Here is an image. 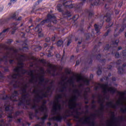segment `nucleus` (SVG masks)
I'll list each match as a JSON object with an SVG mask.
<instances>
[{"label":"nucleus","instance_id":"obj_31","mask_svg":"<svg viewBox=\"0 0 126 126\" xmlns=\"http://www.w3.org/2000/svg\"><path fill=\"white\" fill-rule=\"evenodd\" d=\"M41 49L42 47H41V46H37L36 48L34 49V51H35V52H38V51L41 50Z\"/></svg>","mask_w":126,"mask_h":126},{"label":"nucleus","instance_id":"obj_54","mask_svg":"<svg viewBox=\"0 0 126 126\" xmlns=\"http://www.w3.org/2000/svg\"><path fill=\"white\" fill-rule=\"evenodd\" d=\"M112 80L113 81H116V78L115 77H113Z\"/></svg>","mask_w":126,"mask_h":126},{"label":"nucleus","instance_id":"obj_39","mask_svg":"<svg viewBox=\"0 0 126 126\" xmlns=\"http://www.w3.org/2000/svg\"><path fill=\"white\" fill-rule=\"evenodd\" d=\"M86 38H87V39L88 40V39H89V38H90V36H91V35H90V33H88V34H86L85 35Z\"/></svg>","mask_w":126,"mask_h":126},{"label":"nucleus","instance_id":"obj_45","mask_svg":"<svg viewBox=\"0 0 126 126\" xmlns=\"http://www.w3.org/2000/svg\"><path fill=\"white\" fill-rule=\"evenodd\" d=\"M3 10V6H0V11H2Z\"/></svg>","mask_w":126,"mask_h":126},{"label":"nucleus","instance_id":"obj_48","mask_svg":"<svg viewBox=\"0 0 126 126\" xmlns=\"http://www.w3.org/2000/svg\"><path fill=\"white\" fill-rule=\"evenodd\" d=\"M88 63H92V59H90L88 60Z\"/></svg>","mask_w":126,"mask_h":126},{"label":"nucleus","instance_id":"obj_25","mask_svg":"<svg viewBox=\"0 0 126 126\" xmlns=\"http://www.w3.org/2000/svg\"><path fill=\"white\" fill-rule=\"evenodd\" d=\"M66 86H65V84H63L62 89H61L60 91L61 92H64V90H66Z\"/></svg>","mask_w":126,"mask_h":126},{"label":"nucleus","instance_id":"obj_11","mask_svg":"<svg viewBox=\"0 0 126 126\" xmlns=\"http://www.w3.org/2000/svg\"><path fill=\"white\" fill-rule=\"evenodd\" d=\"M17 17H16V15L15 14V13L13 14L11 17L8 18L3 21H0V26H2V25H4V24H6V23H7V22H8V21L10 20L11 18L16 20Z\"/></svg>","mask_w":126,"mask_h":126},{"label":"nucleus","instance_id":"obj_7","mask_svg":"<svg viewBox=\"0 0 126 126\" xmlns=\"http://www.w3.org/2000/svg\"><path fill=\"white\" fill-rule=\"evenodd\" d=\"M103 51H107V52H109V51H110L112 55H115V58H116V59H119V58H120V54L117 52L116 48L110 47L109 44L106 45Z\"/></svg>","mask_w":126,"mask_h":126},{"label":"nucleus","instance_id":"obj_30","mask_svg":"<svg viewBox=\"0 0 126 126\" xmlns=\"http://www.w3.org/2000/svg\"><path fill=\"white\" fill-rule=\"evenodd\" d=\"M105 8L106 9V11H108V10H110L109 12H111L112 10H110V8H109V6H108V4H106L104 6Z\"/></svg>","mask_w":126,"mask_h":126},{"label":"nucleus","instance_id":"obj_37","mask_svg":"<svg viewBox=\"0 0 126 126\" xmlns=\"http://www.w3.org/2000/svg\"><path fill=\"white\" fill-rule=\"evenodd\" d=\"M111 75V73H109L108 77L105 76L104 77V79H105V80H108L109 79V77H110Z\"/></svg>","mask_w":126,"mask_h":126},{"label":"nucleus","instance_id":"obj_24","mask_svg":"<svg viewBox=\"0 0 126 126\" xmlns=\"http://www.w3.org/2000/svg\"><path fill=\"white\" fill-rule=\"evenodd\" d=\"M4 79H5V77H4L3 75L0 72V82H2Z\"/></svg>","mask_w":126,"mask_h":126},{"label":"nucleus","instance_id":"obj_20","mask_svg":"<svg viewBox=\"0 0 126 126\" xmlns=\"http://www.w3.org/2000/svg\"><path fill=\"white\" fill-rule=\"evenodd\" d=\"M91 119V118L90 117H86L83 121V124L84 125H87V124H90L91 123V121H90Z\"/></svg>","mask_w":126,"mask_h":126},{"label":"nucleus","instance_id":"obj_9","mask_svg":"<svg viewBox=\"0 0 126 126\" xmlns=\"http://www.w3.org/2000/svg\"><path fill=\"white\" fill-rule=\"evenodd\" d=\"M125 28H126V24L123 25L119 31V26H117L116 28L115 29V37H117V36H119L120 33H122V32H123ZM117 31H119L118 33H116V32H117Z\"/></svg>","mask_w":126,"mask_h":126},{"label":"nucleus","instance_id":"obj_42","mask_svg":"<svg viewBox=\"0 0 126 126\" xmlns=\"http://www.w3.org/2000/svg\"><path fill=\"white\" fill-rule=\"evenodd\" d=\"M16 123L17 124H21V119H17V120L16 121Z\"/></svg>","mask_w":126,"mask_h":126},{"label":"nucleus","instance_id":"obj_60","mask_svg":"<svg viewBox=\"0 0 126 126\" xmlns=\"http://www.w3.org/2000/svg\"><path fill=\"white\" fill-rule=\"evenodd\" d=\"M48 73L51 74V70H48Z\"/></svg>","mask_w":126,"mask_h":126},{"label":"nucleus","instance_id":"obj_23","mask_svg":"<svg viewBox=\"0 0 126 126\" xmlns=\"http://www.w3.org/2000/svg\"><path fill=\"white\" fill-rule=\"evenodd\" d=\"M63 44V41L62 40H60L57 42V46H58V47H61Z\"/></svg>","mask_w":126,"mask_h":126},{"label":"nucleus","instance_id":"obj_50","mask_svg":"<svg viewBox=\"0 0 126 126\" xmlns=\"http://www.w3.org/2000/svg\"><path fill=\"white\" fill-rule=\"evenodd\" d=\"M79 64V61H77L76 62V65H78Z\"/></svg>","mask_w":126,"mask_h":126},{"label":"nucleus","instance_id":"obj_16","mask_svg":"<svg viewBox=\"0 0 126 126\" xmlns=\"http://www.w3.org/2000/svg\"><path fill=\"white\" fill-rule=\"evenodd\" d=\"M126 67V64L124 63L123 64V66L122 67H119L118 68V73L119 74H123L124 72H125V68Z\"/></svg>","mask_w":126,"mask_h":126},{"label":"nucleus","instance_id":"obj_43","mask_svg":"<svg viewBox=\"0 0 126 126\" xmlns=\"http://www.w3.org/2000/svg\"><path fill=\"white\" fill-rule=\"evenodd\" d=\"M51 38L50 37H47L45 39V42H50Z\"/></svg>","mask_w":126,"mask_h":126},{"label":"nucleus","instance_id":"obj_64","mask_svg":"<svg viewBox=\"0 0 126 126\" xmlns=\"http://www.w3.org/2000/svg\"><path fill=\"white\" fill-rule=\"evenodd\" d=\"M125 37H126V32H125Z\"/></svg>","mask_w":126,"mask_h":126},{"label":"nucleus","instance_id":"obj_3","mask_svg":"<svg viewBox=\"0 0 126 126\" xmlns=\"http://www.w3.org/2000/svg\"><path fill=\"white\" fill-rule=\"evenodd\" d=\"M95 90H99V89H101L102 93L103 94L104 98H99L98 99V103L100 104L101 110H103L104 109V100L105 99H109L108 97V95H109V92L111 94H114L116 92V89L113 87H109V85L108 83L105 84H98V86L95 87Z\"/></svg>","mask_w":126,"mask_h":126},{"label":"nucleus","instance_id":"obj_41","mask_svg":"<svg viewBox=\"0 0 126 126\" xmlns=\"http://www.w3.org/2000/svg\"><path fill=\"white\" fill-rule=\"evenodd\" d=\"M122 54L124 57H126V50H125L123 51Z\"/></svg>","mask_w":126,"mask_h":126},{"label":"nucleus","instance_id":"obj_34","mask_svg":"<svg viewBox=\"0 0 126 126\" xmlns=\"http://www.w3.org/2000/svg\"><path fill=\"white\" fill-rule=\"evenodd\" d=\"M16 20L17 21H20L22 20V17L21 16H20L17 18H17H16Z\"/></svg>","mask_w":126,"mask_h":126},{"label":"nucleus","instance_id":"obj_63","mask_svg":"<svg viewBox=\"0 0 126 126\" xmlns=\"http://www.w3.org/2000/svg\"><path fill=\"white\" fill-rule=\"evenodd\" d=\"M119 6H122V3L119 4Z\"/></svg>","mask_w":126,"mask_h":126},{"label":"nucleus","instance_id":"obj_26","mask_svg":"<svg viewBox=\"0 0 126 126\" xmlns=\"http://www.w3.org/2000/svg\"><path fill=\"white\" fill-rule=\"evenodd\" d=\"M71 43V36H69V38H68L67 46H69Z\"/></svg>","mask_w":126,"mask_h":126},{"label":"nucleus","instance_id":"obj_12","mask_svg":"<svg viewBox=\"0 0 126 126\" xmlns=\"http://www.w3.org/2000/svg\"><path fill=\"white\" fill-rule=\"evenodd\" d=\"M93 53L94 54V57H95L96 60H100L101 59V55L99 54L98 47L96 45L94 48Z\"/></svg>","mask_w":126,"mask_h":126},{"label":"nucleus","instance_id":"obj_18","mask_svg":"<svg viewBox=\"0 0 126 126\" xmlns=\"http://www.w3.org/2000/svg\"><path fill=\"white\" fill-rule=\"evenodd\" d=\"M18 24L17 23H14L11 25V29L12 31V34H14L15 32V30L17 29V27H16V25H18Z\"/></svg>","mask_w":126,"mask_h":126},{"label":"nucleus","instance_id":"obj_59","mask_svg":"<svg viewBox=\"0 0 126 126\" xmlns=\"http://www.w3.org/2000/svg\"><path fill=\"white\" fill-rule=\"evenodd\" d=\"M43 0H38L37 1V2H38V3H39V2H41V1H42Z\"/></svg>","mask_w":126,"mask_h":126},{"label":"nucleus","instance_id":"obj_57","mask_svg":"<svg viewBox=\"0 0 126 126\" xmlns=\"http://www.w3.org/2000/svg\"><path fill=\"white\" fill-rule=\"evenodd\" d=\"M106 62V60H102V61H101V63H105Z\"/></svg>","mask_w":126,"mask_h":126},{"label":"nucleus","instance_id":"obj_55","mask_svg":"<svg viewBox=\"0 0 126 126\" xmlns=\"http://www.w3.org/2000/svg\"><path fill=\"white\" fill-rule=\"evenodd\" d=\"M90 79H92L93 78V75H92V74H91V75H90Z\"/></svg>","mask_w":126,"mask_h":126},{"label":"nucleus","instance_id":"obj_56","mask_svg":"<svg viewBox=\"0 0 126 126\" xmlns=\"http://www.w3.org/2000/svg\"><path fill=\"white\" fill-rule=\"evenodd\" d=\"M62 102L63 103V105H64L65 104V101H64V100H62Z\"/></svg>","mask_w":126,"mask_h":126},{"label":"nucleus","instance_id":"obj_62","mask_svg":"<svg viewBox=\"0 0 126 126\" xmlns=\"http://www.w3.org/2000/svg\"><path fill=\"white\" fill-rule=\"evenodd\" d=\"M51 56H52V55L49 54V55H48V57H51Z\"/></svg>","mask_w":126,"mask_h":126},{"label":"nucleus","instance_id":"obj_5","mask_svg":"<svg viewBox=\"0 0 126 126\" xmlns=\"http://www.w3.org/2000/svg\"><path fill=\"white\" fill-rule=\"evenodd\" d=\"M49 22H53L55 24L57 23L58 21L56 20V16L54 14H48L47 15V19L42 21L41 22L40 24L38 25L36 27L35 29V31L38 32V36L39 37H43V34L42 33H41V32L42 31V25H44L45 23H49Z\"/></svg>","mask_w":126,"mask_h":126},{"label":"nucleus","instance_id":"obj_6","mask_svg":"<svg viewBox=\"0 0 126 126\" xmlns=\"http://www.w3.org/2000/svg\"><path fill=\"white\" fill-rule=\"evenodd\" d=\"M105 0H81V2L75 6L76 8H80L85 2H90L91 7L94 5H99L100 3H104Z\"/></svg>","mask_w":126,"mask_h":126},{"label":"nucleus","instance_id":"obj_19","mask_svg":"<svg viewBox=\"0 0 126 126\" xmlns=\"http://www.w3.org/2000/svg\"><path fill=\"white\" fill-rule=\"evenodd\" d=\"M9 28L6 29L4 30L1 33H0V39H3V37H4V35H5V33L6 32H8V31L9 30Z\"/></svg>","mask_w":126,"mask_h":126},{"label":"nucleus","instance_id":"obj_22","mask_svg":"<svg viewBox=\"0 0 126 126\" xmlns=\"http://www.w3.org/2000/svg\"><path fill=\"white\" fill-rule=\"evenodd\" d=\"M88 13H89V17H92V16H94V12L92 10H89L87 11Z\"/></svg>","mask_w":126,"mask_h":126},{"label":"nucleus","instance_id":"obj_14","mask_svg":"<svg viewBox=\"0 0 126 126\" xmlns=\"http://www.w3.org/2000/svg\"><path fill=\"white\" fill-rule=\"evenodd\" d=\"M82 80L85 83L87 84V85H89V83H90V80L88 78L84 79L83 77H81V76H79L77 78V82H79V81Z\"/></svg>","mask_w":126,"mask_h":126},{"label":"nucleus","instance_id":"obj_21","mask_svg":"<svg viewBox=\"0 0 126 126\" xmlns=\"http://www.w3.org/2000/svg\"><path fill=\"white\" fill-rule=\"evenodd\" d=\"M95 31L96 32V35H99L100 34V29H99V26L97 24L94 25Z\"/></svg>","mask_w":126,"mask_h":126},{"label":"nucleus","instance_id":"obj_58","mask_svg":"<svg viewBox=\"0 0 126 126\" xmlns=\"http://www.w3.org/2000/svg\"><path fill=\"white\" fill-rule=\"evenodd\" d=\"M52 124H51V123H48L47 124V126H50Z\"/></svg>","mask_w":126,"mask_h":126},{"label":"nucleus","instance_id":"obj_2","mask_svg":"<svg viewBox=\"0 0 126 126\" xmlns=\"http://www.w3.org/2000/svg\"><path fill=\"white\" fill-rule=\"evenodd\" d=\"M62 99H63V95L62 94H59L56 97V101L53 102L52 114L53 116H56L53 117L51 120L57 121V122H61L63 119H65L69 115H73L74 113L76 114V115L74 116V118L77 119H79V112H78L77 109L75 110L76 106L78 105V103H76L77 96L74 95L71 99L69 100V109L66 110L65 114L62 116L61 115V111L63 110V107H62V104L60 103V100H62Z\"/></svg>","mask_w":126,"mask_h":126},{"label":"nucleus","instance_id":"obj_32","mask_svg":"<svg viewBox=\"0 0 126 126\" xmlns=\"http://www.w3.org/2000/svg\"><path fill=\"white\" fill-rule=\"evenodd\" d=\"M74 92H75V93H77L78 94V96H81V93H80L79 92V90H74Z\"/></svg>","mask_w":126,"mask_h":126},{"label":"nucleus","instance_id":"obj_8","mask_svg":"<svg viewBox=\"0 0 126 126\" xmlns=\"http://www.w3.org/2000/svg\"><path fill=\"white\" fill-rule=\"evenodd\" d=\"M57 10L59 12H62L64 17H70V12L68 11H63V5L61 4H59L57 5Z\"/></svg>","mask_w":126,"mask_h":126},{"label":"nucleus","instance_id":"obj_53","mask_svg":"<svg viewBox=\"0 0 126 126\" xmlns=\"http://www.w3.org/2000/svg\"><path fill=\"white\" fill-rule=\"evenodd\" d=\"M44 48H47V47H48V44L47 43H45L44 44Z\"/></svg>","mask_w":126,"mask_h":126},{"label":"nucleus","instance_id":"obj_15","mask_svg":"<svg viewBox=\"0 0 126 126\" xmlns=\"http://www.w3.org/2000/svg\"><path fill=\"white\" fill-rule=\"evenodd\" d=\"M103 19H104L106 22H110L112 19V17L111 16V14L109 12H107L106 15L104 17H102Z\"/></svg>","mask_w":126,"mask_h":126},{"label":"nucleus","instance_id":"obj_4","mask_svg":"<svg viewBox=\"0 0 126 126\" xmlns=\"http://www.w3.org/2000/svg\"><path fill=\"white\" fill-rule=\"evenodd\" d=\"M29 74L31 77L29 80V83H30V84H33V87H34V88L36 87L37 82H38V79L39 80L38 85H40V86L43 85V83H48V82H49V80L45 79L43 75H37V76H35L34 73H33V71H31L29 73Z\"/></svg>","mask_w":126,"mask_h":126},{"label":"nucleus","instance_id":"obj_17","mask_svg":"<svg viewBox=\"0 0 126 126\" xmlns=\"http://www.w3.org/2000/svg\"><path fill=\"white\" fill-rule=\"evenodd\" d=\"M63 5L65 6V7H69V8H72V7L74 6L73 4H71V1H68L65 3H63Z\"/></svg>","mask_w":126,"mask_h":126},{"label":"nucleus","instance_id":"obj_29","mask_svg":"<svg viewBox=\"0 0 126 126\" xmlns=\"http://www.w3.org/2000/svg\"><path fill=\"white\" fill-rule=\"evenodd\" d=\"M122 63H123L122 60H118L116 62V63H114V64H116L117 65H119V64H121Z\"/></svg>","mask_w":126,"mask_h":126},{"label":"nucleus","instance_id":"obj_44","mask_svg":"<svg viewBox=\"0 0 126 126\" xmlns=\"http://www.w3.org/2000/svg\"><path fill=\"white\" fill-rule=\"evenodd\" d=\"M113 26V24H109V25L108 26H107L106 27V29H107V28H109V27H111V26Z\"/></svg>","mask_w":126,"mask_h":126},{"label":"nucleus","instance_id":"obj_13","mask_svg":"<svg viewBox=\"0 0 126 126\" xmlns=\"http://www.w3.org/2000/svg\"><path fill=\"white\" fill-rule=\"evenodd\" d=\"M119 42H120V40H119V39H117L115 41H112V44L110 45L109 48H114L116 49V51L122 50V49H123L122 47H118L117 49V47H116V46H118V44H119Z\"/></svg>","mask_w":126,"mask_h":126},{"label":"nucleus","instance_id":"obj_1","mask_svg":"<svg viewBox=\"0 0 126 126\" xmlns=\"http://www.w3.org/2000/svg\"><path fill=\"white\" fill-rule=\"evenodd\" d=\"M14 73L12 75L8 76V79L12 80L10 83L11 85H12L14 88H18L20 87L22 84V87L19 92L21 95V97L18 96V92L17 91H14L11 95L8 94L7 95H3L2 97V100H5V104L4 108L0 107V118H2L3 115V110L6 115H8V122L10 123L12 121V118H16L19 115H22L23 111H17L13 114V106L10 102H15V101H19L18 105V106H26L28 105L31 106L32 109L34 110V114L33 112H29V115L30 120H33L34 118H36L37 120L40 119V117L37 115H41V113H43L44 116L41 118L42 121L47 120L48 117V109L47 106L45 105V102L41 106H39L38 103L41 102V100H43V98L48 97V93L52 92V87H48L47 89V91L45 92L44 90H36L34 89L33 90L32 93L35 94L34 98L33 100V103H31V100H27V88H28V84L27 83L22 84L20 80H23V76L24 74H27V70L23 69V67H16L14 69ZM13 114V116H12Z\"/></svg>","mask_w":126,"mask_h":126},{"label":"nucleus","instance_id":"obj_28","mask_svg":"<svg viewBox=\"0 0 126 126\" xmlns=\"http://www.w3.org/2000/svg\"><path fill=\"white\" fill-rule=\"evenodd\" d=\"M107 126H118L116 125H113V121H109L107 125Z\"/></svg>","mask_w":126,"mask_h":126},{"label":"nucleus","instance_id":"obj_51","mask_svg":"<svg viewBox=\"0 0 126 126\" xmlns=\"http://www.w3.org/2000/svg\"><path fill=\"white\" fill-rule=\"evenodd\" d=\"M67 125L68 126H71V123L70 122H67Z\"/></svg>","mask_w":126,"mask_h":126},{"label":"nucleus","instance_id":"obj_36","mask_svg":"<svg viewBox=\"0 0 126 126\" xmlns=\"http://www.w3.org/2000/svg\"><path fill=\"white\" fill-rule=\"evenodd\" d=\"M22 50L23 51H24V52H27L28 51V47H23Z\"/></svg>","mask_w":126,"mask_h":126},{"label":"nucleus","instance_id":"obj_10","mask_svg":"<svg viewBox=\"0 0 126 126\" xmlns=\"http://www.w3.org/2000/svg\"><path fill=\"white\" fill-rule=\"evenodd\" d=\"M123 105V102L122 101L118 100L117 102V104H113L112 102H108L107 103L106 105L109 108H112V109H117V107L119 106V105Z\"/></svg>","mask_w":126,"mask_h":126},{"label":"nucleus","instance_id":"obj_40","mask_svg":"<svg viewBox=\"0 0 126 126\" xmlns=\"http://www.w3.org/2000/svg\"><path fill=\"white\" fill-rule=\"evenodd\" d=\"M121 111L122 112V113H126V108L125 109L124 108H121Z\"/></svg>","mask_w":126,"mask_h":126},{"label":"nucleus","instance_id":"obj_38","mask_svg":"<svg viewBox=\"0 0 126 126\" xmlns=\"http://www.w3.org/2000/svg\"><path fill=\"white\" fill-rule=\"evenodd\" d=\"M11 43H12V40L11 39H8L6 42V43L8 44V45H10Z\"/></svg>","mask_w":126,"mask_h":126},{"label":"nucleus","instance_id":"obj_35","mask_svg":"<svg viewBox=\"0 0 126 126\" xmlns=\"http://www.w3.org/2000/svg\"><path fill=\"white\" fill-rule=\"evenodd\" d=\"M102 73V71L101 69H98V70L97 71V75H100V74Z\"/></svg>","mask_w":126,"mask_h":126},{"label":"nucleus","instance_id":"obj_49","mask_svg":"<svg viewBox=\"0 0 126 126\" xmlns=\"http://www.w3.org/2000/svg\"><path fill=\"white\" fill-rule=\"evenodd\" d=\"M56 58H57L58 59H59V58H61V55H60V54H57Z\"/></svg>","mask_w":126,"mask_h":126},{"label":"nucleus","instance_id":"obj_47","mask_svg":"<svg viewBox=\"0 0 126 126\" xmlns=\"http://www.w3.org/2000/svg\"><path fill=\"white\" fill-rule=\"evenodd\" d=\"M4 71H5L6 72H7V71H8V68L4 67Z\"/></svg>","mask_w":126,"mask_h":126},{"label":"nucleus","instance_id":"obj_61","mask_svg":"<svg viewBox=\"0 0 126 126\" xmlns=\"http://www.w3.org/2000/svg\"><path fill=\"white\" fill-rule=\"evenodd\" d=\"M53 48H54V47L51 46V47H50V50H53Z\"/></svg>","mask_w":126,"mask_h":126},{"label":"nucleus","instance_id":"obj_27","mask_svg":"<svg viewBox=\"0 0 126 126\" xmlns=\"http://www.w3.org/2000/svg\"><path fill=\"white\" fill-rule=\"evenodd\" d=\"M17 0H10V2L8 3V5H11L13 3H15Z\"/></svg>","mask_w":126,"mask_h":126},{"label":"nucleus","instance_id":"obj_52","mask_svg":"<svg viewBox=\"0 0 126 126\" xmlns=\"http://www.w3.org/2000/svg\"><path fill=\"white\" fill-rule=\"evenodd\" d=\"M112 68V65L108 66L107 69H111Z\"/></svg>","mask_w":126,"mask_h":126},{"label":"nucleus","instance_id":"obj_46","mask_svg":"<svg viewBox=\"0 0 126 126\" xmlns=\"http://www.w3.org/2000/svg\"><path fill=\"white\" fill-rule=\"evenodd\" d=\"M55 39H56V35L54 37H52V38H51V40L52 41V42H54Z\"/></svg>","mask_w":126,"mask_h":126},{"label":"nucleus","instance_id":"obj_33","mask_svg":"<svg viewBox=\"0 0 126 126\" xmlns=\"http://www.w3.org/2000/svg\"><path fill=\"white\" fill-rule=\"evenodd\" d=\"M110 31H111V30H108L107 32L104 35V37L108 36V35H109V33H110Z\"/></svg>","mask_w":126,"mask_h":126}]
</instances>
